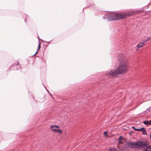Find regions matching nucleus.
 <instances>
[{
    "mask_svg": "<svg viewBox=\"0 0 151 151\" xmlns=\"http://www.w3.org/2000/svg\"><path fill=\"white\" fill-rule=\"evenodd\" d=\"M128 66L126 61H124L116 70H112L106 72V75L108 77H114L118 74L124 73L127 70Z\"/></svg>",
    "mask_w": 151,
    "mask_h": 151,
    "instance_id": "obj_1",
    "label": "nucleus"
},
{
    "mask_svg": "<svg viewBox=\"0 0 151 151\" xmlns=\"http://www.w3.org/2000/svg\"><path fill=\"white\" fill-rule=\"evenodd\" d=\"M133 13V12H128L126 14H113L106 13L103 17L104 19H107L109 21H113L117 19H124L126 17V15L130 16Z\"/></svg>",
    "mask_w": 151,
    "mask_h": 151,
    "instance_id": "obj_2",
    "label": "nucleus"
},
{
    "mask_svg": "<svg viewBox=\"0 0 151 151\" xmlns=\"http://www.w3.org/2000/svg\"><path fill=\"white\" fill-rule=\"evenodd\" d=\"M127 144L129 147L132 149H141L147 145L146 142L141 141H137L135 142H128Z\"/></svg>",
    "mask_w": 151,
    "mask_h": 151,
    "instance_id": "obj_3",
    "label": "nucleus"
},
{
    "mask_svg": "<svg viewBox=\"0 0 151 151\" xmlns=\"http://www.w3.org/2000/svg\"><path fill=\"white\" fill-rule=\"evenodd\" d=\"M52 131L54 132H57L59 133H62V130L60 129H52Z\"/></svg>",
    "mask_w": 151,
    "mask_h": 151,
    "instance_id": "obj_4",
    "label": "nucleus"
},
{
    "mask_svg": "<svg viewBox=\"0 0 151 151\" xmlns=\"http://www.w3.org/2000/svg\"><path fill=\"white\" fill-rule=\"evenodd\" d=\"M142 151H151V145L147 147Z\"/></svg>",
    "mask_w": 151,
    "mask_h": 151,
    "instance_id": "obj_5",
    "label": "nucleus"
},
{
    "mask_svg": "<svg viewBox=\"0 0 151 151\" xmlns=\"http://www.w3.org/2000/svg\"><path fill=\"white\" fill-rule=\"evenodd\" d=\"M144 44V42H142L139 43L137 45V47L138 48V49L140 47H142L143 46Z\"/></svg>",
    "mask_w": 151,
    "mask_h": 151,
    "instance_id": "obj_6",
    "label": "nucleus"
},
{
    "mask_svg": "<svg viewBox=\"0 0 151 151\" xmlns=\"http://www.w3.org/2000/svg\"><path fill=\"white\" fill-rule=\"evenodd\" d=\"M108 150L109 151H119L116 148L112 147H109L108 149Z\"/></svg>",
    "mask_w": 151,
    "mask_h": 151,
    "instance_id": "obj_7",
    "label": "nucleus"
},
{
    "mask_svg": "<svg viewBox=\"0 0 151 151\" xmlns=\"http://www.w3.org/2000/svg\"><path fill=\"white\" fill-rule=\"evenodd\" d=\"M141 131H142V133L143 134L146 135L147 133L145 129L144 128H141Z\"/></svg>",
    "mask_w": 151,
    "mask_h": 151,
    "instance_id": "obj_8",
    "label": "nucleus"
},
{
    "mask_svg": "<svg viewBox=\"0 0 151 151\" xmlns=\"http://www.w3.org/2000/svg\"><path fill=\"white\" fill-rule=\"evenodd\" d=\"M59 127L58 126L56 125H52L50 127V128L51 129H54V128H58Z\"/></svg>",
    "mask_w": 151,
    "mask_h": 151,
    "instance_id": "obj_9",
    "label": "nucleus"
},
{
    "mask_svg": "<svg viewBox=\"0 0 151 151\" xmlns=\"http://www.w3.org/2000/svg\"><path fill=\"white\" fill-rule=\"evenodd\" d=\"M132 128L134 129L135 130L138 131H141V128L140 129H137V128H135L134 127H132Z\"/></svg>",
    "mask_w": 151,
    "mask_h": 151,
    "instance_id": "obj_10",
    "label": "nucleus"
},
{
    "mask_svg": "<svg viewBox=\"0 0 151 151\" xmlns=\"http://www.w3.org/2000/svg\"><path fill=\"white\" fill-rule=\"evenodd\" d=\"M40 42L39 43V45H38V50H37V52L35 53V54H34V55H33V56L34 55H35L37 53V52L38 51V50H39V48H40Z\"/></svg>",
    "mask_w": 151,
    "mask_h": 151,
    "instance_id": "obj_11",
    "label": "nucleus"
},
{
    "mask_svg": "<svg viewBox=\"0 0 151 151\" xmlns=\"http://www.w3.org/2000/svg\"><path fill=\"white\" fill-rule=\"evenodd\" d=\"M143 123L145 125H147L149 124V121H144L143 122Z\"/></svg>",
    "mask_w": 151,
    "mask_h": 151,
    "instance_id": "obj_12",
    "label": "nucleus"
},
{
    "mask_svg": "<svg viewBox=\"0 0 151 151\" xmlns=\"http://www.w3.org/2000/svg\"><path fill=\"white\" fill-rule=\"evenodd\" d=\"M104 135L106 136V137H108V133H107V132L106 131V132H104Z\"/></svg>",
    "mask_w": 151,
    "mask_h": 151,
    "instance_id": "obj_13",
    "label": "nucleus"
},
{
    "mask_svg": "<svg viewBox=\"0 0 151 151\" xmlns=\"http://www.w3.org/2000/svg\"><path fill=\"white\" fill-rule=\"evenodd\" d=\"M123 139V137L122 136H120L119 137V140H122V139Z\"/></svg>",
    "mask_w": 151,
    "mask_h": 151,
    "instance_id": "obj_14",
    "label": "nucleus"
},
{
    "mask_svg": "<svg viewBox=\"0 0 151 151\" xmlns=\"http://www.w3.org/2000/svg\"><path fill=\"white\" fill-rule=\"evenodd\" d=\"M148 41V40H147V39H146V40H144V41L143 42H144V43H145V42H147Z\"/></svg>",
    "mask_w": 151,
    "mask_h": 151,
    "instance_id": "obj_15",
    "label": "nucleus"
},
{
    "mask_svg": "<svg viewBox=\"0 0 151 151\" xmlns=\"http://www.w3.org/2000/svg\"><path fill=\"white\" fill-rule=\"evenodd\" d=\"M147 40H150L151 39V36L150 37H148V38H147Z\"/></svg>",
    "mask_w": 151,
    "mask_h": 151,
    "instance_id": "obj_16",
    "label": "nucleus"
},
{
    "mask_svg": "<svg viewBox=\"0 0 151 151\" xmlns=\"http://www.w3.org/2000/svg\"><path fill=\"white\" fill-rule=\"evenodd\" d=\"M121 140H119V143L120 144V143H122V142H121Z\"/></svg>",
    "mask_w": 151,
    "mask_h": 151,
    "instance_id": "obj_17",
    "label": "nucleus"
},
{
    "mask_svg": "<svg viewBox=\"0 0 151 151\" xmlns=\"http://www.w3.org/2000/svg\"><path fill=\"white\" fill-rule=\"evenodd\" d=\"M149 124H151V120L149 121Z\"/></svg>",
    "mask_w": 151,
    "mask_h": 151,
    "instance_id": "obj_18",
    "label": "nucleus"
},
{
    "mask_svg": "<svg viewBox=\"0 0 151 151\" xmlns=\"http://www.w3.org/2000/svg\"><path fill=\"white\" fill-rule=\"evenodd\" d=\"M150 138H151V134L150 135Z\"/></svg>",
    "mask_w": 151,
    "mask_h": 151,
    "instance_id": "obj_19",
    "label": "nucleus"
},
{
    "mask_svg": "<svg viewBox=\"0 0 151 151\" xmlns=\"http://www.w3.org/2000/svg\"><path fill=\"white\" fill-rule=\"evenodd\" d=\"M148 111H150V110H148Z\"/></svg>",
    "mask_w": 151,
    "mask_h": 151,
    "instance_id": "obj_20",
    "label": "nucleus"
}]
</instances>
